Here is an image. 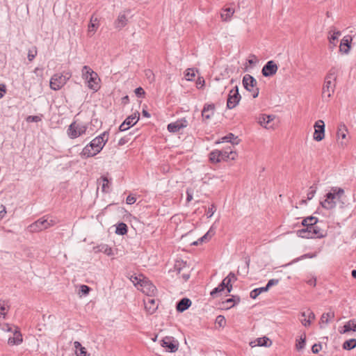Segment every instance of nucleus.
<instances>
[{
    "mask_svg": "<svg viewBox=\"0 0 356 356\" xmlns=\"http://www.w3.org/2000/svg\"><path fill=\"white\" fill-rule=\"evenodd\" d=\"M109 136L108 131H104L100 135L93 138L88 145H86L80 153V156L83 159L93 157L98 154L106 144Z\"/></svg>",
    "mask_w": 356,
    "mask_h": 356,
    "instance_id": "f257e3e1",
    "label": "nucleus"
},
{
    "mask_svg": "<svg viewBox=\"0 0 356 356\" xmlns=\"http://www.w3.org/2000/svg\"><path fill=\"white\" fill-rule=\"evenodd\" d=\"M298 236L305 238H323L326 236V232L319 226L308 225L296 232Z\"/></svg>",
    "mask_w": 356,
    "mask_h": 356,
    "instance_id": "f03ea898",
    "label": "nucleus"
},
{
    "mask_svg": "<svg viewBox=\"0 0 356 356\" xmlns=\"http://www.w3.org/2000/svg\"><path fill=\"white\" fill-rule=\"evenodd\" d=\"M336 79L335 70L334 68H332L325 78L322 90L323 97L329 99L332 95L336 86Z\"/></svg>",
    "mask_w": 356,
    "mask_h": 356,
    "instance_id": "7ed1b4c3",
    "label": "nucleus"
},
{
    "mask_svg": "<svg viewBox=\"0 0 356 356\" xmlns=\"http://www.w3.org/2000/svg\"><path fill=\"white\" fill-rule=\"evenodd\" d=\"M343 193L344 190L343 188L332 187L331 192L325 195L324 201L321 202L322 207L327 210L334 209L336 207L335 198L338 197L339 199Z\"/></svg>",
    "mask_w": 356,
    "mask_h": 356,
    "instance_id": "20e7f679",
    "label": "nucleus"
},
{
    "mask_svg": "<svg viewBox=\"0 0 356 356\" xmlns=\"http://www.w3.org/2000/svg\"><path fill=\"white\" fill-rule=\"evenodd\" d=\"M257 80L250 74H246L243 77V85L245 90L252 92L253 98L258 97L259 90L257 87Z\"/></svg>",
    "mask_w": 356,
    "mask_h": 356,
    "instance_id": "39448f33",
    "label": "nucleus"
},
{
    "mask_svg": "<svg viewBox=\"0 0 356 356\" xmlns=\"http://www.w3.org/2000/svg\"><path fill=\"white\" fill-rule=\"evenodd\" d=\"M87 129L88 126L86 124L77 123L76 121H74L70 124L67 130V136L72 139L76 138L85 134Z\"/></svg>",
    "mask_w": 356,
    "mask_h": 356,
    "instance_id": "423d86ee",
    "label": "nucleus"
},
{
    "mask_svg": "<svg viewBox=\"0 0 356 356\" xmlns=\"http://www.w3.org/2000/svg\"><path fill=\"white\" fill-rule=\"evenodd\" d=\"M241 97L238 92V86H235L229 91L227 101V107L229 109H232L238 104Z\"/></svg>",
    "mask_w": 356,
    "mask_h": 356,
    "instance_id": "0eeeda50",
    "label": "nucleus"
},
{
    "mask_svg": "<svg viewBox=\"0 0 356 356\" xmlns=\"http://www.w3.org/2000/svg\"><path fill=\"white\" fill-rule=\"evenodd\" d=\"M48 229L47 218L43 216L35 221L28 227L30 232H39Z\"/></svg>",
    "mask_w": 356,
    "mask_h": 356,
    "instance_id": "6e6552de",
    "label": "nucleus"
},
{
    "mask_svg": "<svg viewBox=\"0 0 356 356\" xmlns=\"http://www.w3.org/2000/svg\"><path fill=\"white\" fill-rule=\"evenodd\" d=\"M314 140L321 141L325 137V123L323 120H318L314 124Z\"/></svg>",
    "mask_w": 356,
    "mask_h": 356,
    "instance_id": "1a4fd4ad",
    "label": "nucleus"
},
{
    "mask_svg": "<svg viewBox=\"0 0 356 356\" xmlns=\"http://www.w3.org/2000/svg\"><path fill=\"white\" fill-rule=\"evenodd\" d=\"M161 345L169 350L170 353L176 352L179 346L178 342L172 337H164L161 341Z\"/></svg>",
    "mask_w": 356,
    "mask_h": 356,
    "instance_id": "9d476101",
    "label": "nucleus"
},
{
    "mask_svg": "<svg viewBox=\"0 0 356 356\" xmlns=\"http://www.w3.org/2000/svg\"><path fill=\"white\" fill-rule=\"evenodd\" d=\"M278 67L273 60L268 61L261 70V73L264 76L269 77L276 74Z\"/></svg>",
    "mask_w": 356,
    "mask_h": 356,
    "instance_id": "9b49d317",
    "label": "nucleus"
},
{
    "mask_svg": "<svg viewBox=\"0 0 356 356\" xmlns=\"http://www.w3.org/2000/svg\"><path fill=\"white\" fill-rule=\"evenodd\" d=\"M188 126V121L186 118H183L180 120H177L175 122H172L168 124L167 129L169 132L177 133L180 129L185 128Z\"/></svg>",
    "mask_w": 356,
    "mask_h": 356,
    "instance_id": "f8f14e48",
    "label": "nucleus"
},
{
    "mask_svg": "<svg viewBox=\"0 0 356 356\" xmlns=\"http://www.w3.org/2000/svg\"><path fill=\"white\" fill-rule=\"evenodd\" d=\"M140 286L141 291L149 297L154 296L157 291L156 286L148 280L142 281Z\"/></svg>",
    "mask_w": 356,
    "mask_h": 356,
    "instance_id": "ddd939ff",
    "label": "nucleus"
},
{
    "mask_svg": "<svg viewBox=\"0 0 356 356\" xmlns=\"http://www.w3.org/2000/svg\"><path fill=\"white\" fill-rule=\"evenodd\" d=\"M65 84L64 79L60 74H55L50 80V88L54 90H60Z\"/></svg>",
    "mask_w": 356,
    "mask_h": 356,
    "instance_id": "4468645a",
    "label": "nucleus"
},
{
    "mask_svg": "<svg viewBox=\"0 0 356 356\" xmlns=\"http://www.w3.org/2000/svg\"><path fill=\"white\" fill-rule=\"evenodd\" d=\"M352 36L350 35H345L341 40L339 45V51L343 54H348L350 49V43L352 42Z\"/></svg>",
    "mask_w": 356,
    "mask_h": 356,
    "instance_id": "2eb2a0df",
    "label": "nucleus"
},
{
    "mask_svg": "<svg viewBox=\"0 0 356 356\" xmlns=\"http://www.w3.org/2000/svg\"><path fill=\"white\" fill-rule=\"evenodd\" d=\"M216 106L213 104H205L202 111V117L204 120H210L214 115Z\"/></svg>",
    "mask_w": 356,
    "mask_h": 356,
    "instance_id": "dca6fc26",
    "label": "nucleus"
},
{
    "mask_svg": "<svg viewBox=\"0 0 356 356\" xmlns=\"http://www.w3.org/2000/svg\"><path fill=\"white\" fill-rule=\"evenodd\" d=\"M88 87L93 90L95 91H97L99 88V85L98 81L99 79L98 78V75L96 72H92V74H90V76L88 79Z\"/></svg>",
    "mask_w": 356,
    "mask_h": 356,
    "instance_id": "f3484780",
    "label": "nucleus"
},
{
    "mask_svg": "<svg viewBox=\"0 0 356 356\" xmlns=\"http://www.w3.org/2000/svg\"><path fill=\"white\" fill-rule=\"evenodd\" d=\"M144 305L146 311L149 314H152L158 308V305L156 303V300L151 298V296L144 300Z\"/></svg>",
    "mask_w": 356,
    "mask_h": 356,
    "instance_id": "a211bd4d",
    "label": "nucleus"
},
{
    "mask_svg": "<svg viewBox=\"0 0 356 356\" xmlns=\"http://www.w3.org/2000/svg\"><path fill=\"white\" fill-rule=\"evenodd\" d=\"M13 337H9L8 343L10 346L19 345L23 341L22 334L18 327H16L13 332Z\"/></svg>",
    "mask_w": 356,
    "mask_h": 356,
    "instance_id": "6ab92c4d",
    "label": "nucleus"
},
{
    "mask_svg": "<svg viewBox=\"0 0 356 356\" xmlns=\"http://www.w3.org/2000/svg\"><path fill=\"white\" fill-rule=\"evenodd\" d=\"M192 304L191 300L188 298H183L177 302L176 309L178 312H184L188 309Z\"/></svg>",
    "mask_w": 356,
    "mask_h": 356,
    "instance_id": "aec40b11",
    "label": "nucleus"
},
{
    "mask_svg": "<svg viewBox=\"0 0 356 356\" xmlns=\"http://www.w3.org/2000/svg\"><path fill=\"white\" fill-rule=\"evenodd\" d=\"M272 344V341L270 340L269 338L266 337H259L255 339L253 341H251L250 343V346L251 347L254 346H264V347H269Z\"/></svg>",
    "mask_w": 356,
    "mask_h": 356,
    "instance_id": "412c9836",
    "label": "nucleus"
},
{
    "mask_svg": "<svg viewBox=\"0 0 356 356\" xmlns=\"http://www.w3.org/2000/svg\"><path fill=\"white\" fill-rule=\"evenodd\" d=\"M221 154H220V161H227L228 160H234L237 156V154L236 152H234L232 149H231V147H229V149L220 150Z\"/></svg>",
    "mask_w": 356,
    "mask_h": 356,
    "instance_id": "4be33fe9",
    "label": "nucleus"
},
{
    "mask_svg": "<svg viewBox=\"0 0 356 356\" xmlns=\"http://www.w3.org/2000/svg\"><path fill=\"white\" fill-rule=\"evenodd\" d=\"M241 140L238 136H235L232 133H229L227 135L222 137L217 143H230L232 145H238L240 143Z\"/></svg>",
    "mask_w": 356,
    "mask_h": 356,
    "instance_id": "5701e85b",
    "label": "nucleus"
},
{
    "mask_svg": "<svg viewBox=\"0 0 356 356\" xmlns=\"http://www.w3.org/2000/svg\"><path fill=\"white\" fill-rule=\"evenodd\" d=\"M188 266L186 261L182 260H177L174 264L172 271L175 272L177 275H180L184 270L188 269Z\"/></svg>",
    "mask_w": 356,
    "mask_h": 356,
    "instance_id": "b1692460",
    "label": "nucleus"
},
{
    "mask_svg": "<svg viewBox=\"0 0 356 356\" xmlns=\"http://www.w3.org/2000/svg\"><path fill=\"white\" fill-rule=\"evenodd\" d=\"M229 282H230L229 279L227 280H222L220 284L218 285L216 288H214L210 293L211 296L213 298H215L217 294L223 291L225 289V287L228 284Z\"/></svg>",
    "mask_w": 356,
    "mask_h": 356,
    "instance_id": "393cba45",
    "label": "nucleus"
},
{
    "mask_svg": "<svg viewBox=\"0 0 356 356\" xmlns=\"http://www.w3.org/2000/svg\"><path fill=\"white\" fill-rule=\"evenodd\" d=\"M350 331L356 332V321L354 319L348 321L343 326L342 330H339V332L341 334H345Z\"/></svg>",
    "mask_w": 356,
    "mask_h": 356,
    "instance_id": "a878e982",
    "label": "nucleus"
},
{
    "mask_svg": "<svg viewBox=\"0 0 356 356\" xmlns=\"http://www.w3.org/2000/svg\"><path fill=\"white\" fill-rule=\"evenodd\" d=\"M128 19L126 15L123 13L119 14L117 19L115 22V27L121 29L124 27L127 24Z\"/></svg>",
    "mask_w": 356,
    "mask_h": 356,
    "instance_id": "bb28decb",
    "label": "nucleus"
},
{
    "mask_svg": "<svg viewBox=\"0 0 356 356\" xmlns=\"http://www.w3.org/2000/svg\"><path fill=\"white\" fill-rule=\"evenodd\" d=\"M140 114L138 111L134 113V114L129 115L124 120V124L129 125V128L133 127L134 124L137 123L139 120Z\"/></svg>",
    "mask_w": 356,
    "mask_h": 356,
    "instance_id": "cd10ccee",
    "label": "nucleus"
},
{
    "mask_svg": "<svg viewBox=\"0 0 356 356\" xmlns=\"http://www.w3.org/2000/svg\"><path fill=\"white\" fill-rule=\"evenodd\" d=\"M234 13V9L232 8H222L220 17L222 21L228 22L230 21L233 14Z\"/></svg>",
    "mask_w": 356,
    "mask_h": 356,
    "instance_id": "c85d7f7f",
    "label": "nucleus"
},
{
    "mask_svg": "<svg viewBox=\"0 0 356 356\" xmlns=\"http://www.w3.org/2000/svg\"><path fill=\"white\" fill-rule=\"evenodd\" d=\"M274 119V115L261 114L259 117V123L261 126L266 127L267 124H268Z\"/></svg>",
    "mask_w": 356,
    "mask_h": 356,
    "instance_id": "c756f323",
    "label": "nucleus"
},
{
    "mask_svg": "<svg viewBox=\"0 0 356 356\" xmlns=\"http://www.w3.org/2000/svg\"><path fill=\"white\" fill-rule=\"evenodd\" d=\"M341 31H332L331 30L330 32H329V36H328V39H329V42L330 44H332V47H331L330 48H333L336 46V43L335 42L337 41L338 40V37L339 35H341Z\"/></svg>",
    "mask_w": 356,
    "mask_h": 356,
    "instance_id": "7c9ffc66",
    "label": "nucleus"
},
{
    "mask_svg": "<svg viewBox=\"0 0 356 356\" xmlns=\"http://www.w3.org/2000/svg\"><path fill=\"white\" fill-rule=\"evenodd\" d=\"M306 314L307 315V318H301L300 319L302 324L305 327L310 325L311 321L315 318L314 313L309 309H307L306 310Z\"/></svg>",
    "mask_w": 356,
    "mask_h": 356,
    "instance_id": "2f4dec72",
    "label": "nucleus"
},
{
    "mask_svg": "<svg viewBox=\"0 0 356 356\" xmlns=\"http://www.w3.org/2000/svg\"><path fill=\"white\" fill-rule=\"evenodd\" d=\"M128 232V227L124 222H119L116 225L115 234L123 236Z\"/></svg>",
    "mask_w": 356,
    "mask_h": 356,
    "instance_id": "473e14b6",
    "label": "nucleus"
},
{
    "mask_svg": "<svg viewBox=\"0 0 356 356\" xmlns=\"http://www.w3.org/2000/svg\"><path fill=\"white\" fill-rule=\"evenodd\" d=\"M74 348H76V356H86L87 352L85 347H83L80 342L75 341L74 343Z\"/></svg>",
    "mask_w": 356,
    "mask_h": 356,
    "instance_id": "72a5a7b5",
    "label": "nucleus"
},
{
    "mask_svg": "<svg viewBox=\"0 0 356 356\" xmlns=\"http://www.w3.org/2000/svg\"><path fill=\"white\" fill-rule=\"evenodd\" d=\"M221 154L220 150L215 149L210 152L209 154V160L211 163H219L220 162V156Z\"/></svg>",
    "mask_w": 356,
    "mask_h": 356,
    "instance_id": "f704fd0d",
    "label": "nucleus"
},
{
    "mask_svg": "<svg viewBox=\"0 0 356 356\" xmlns=\"http://www.w3.org/2000/svg\"><path fill=\"white\" fill-rule=\"evenodd\" d=\"M342 347L344 350H350L356 347V339H350L343 342Z\"/></svg>",
    "mask_w": 356,
    "mask_h": 356,
    "instance_id": "c9c22d12",
    "label": "nucleus"
},
{
    "mask_svg": "<svg viewBox=\"0 0 356 356\" xmlns=\"http://www.w3.org/2000/svg\"><path fill=\"white\" fill-rule=\"evenodd\" d=\"M334 312L332 311L323 313L321 317V323L327 324L331 319L334 318Z\"/></svg>",
    "mask_w": 356,
    "mask_h": 356,
    "instance_id": "e433bc0d",
    "label": "nucleus"
},
{
    "mask_svg": "<svg viewBox=\"0 0 356 356\" xmlns=\"http://www.w3.org/2000/svg\"><path fill=\"white\" fill-rule=\"evenodd\" d=\"M268 291V290L266 289V286L257 288V289H253L250 292V296L252 299H256L261 293L266 292Z\"/></svg>",
    "mask_w": 356,
    "mask_h": 356,
    "instance_id": "4c0bfd02",
    "label": "nucleus"
},
{
    "mask_svg": "<svg viewBox=\"0 0 356 356\" xmlns=\"http://www.w3.org/2000/svg\"><path fill=\"white\" fill-rule=\"evenodd\" d=\"M347 132H348V129L344 124H341L338 127V130H337L338 138H341L342 139L346 138Z\"/></svg>",
    "mask_w": 356,
    "mask_h": 356,
    "instance_id": "58836bf2",
    "label": "nucleus"
},
{
    "mask_svg": "<svg viewBox=\"0 0 356 356\" xmlns=\"http://www.w3.org/2000/svg\"><path fill=\"white\" fill-rule=\"evenodd\" d=\"M214 234L215 231L213 229V227H211L209 229V230L198 240L200 241V243L208 241Z\"/></svg>",
    "mask_w": 356,
    "mask_h": 356,
    "instance_id": "ea45409f",
    "label": "nucleus"
},
{
    "mask_svg": "<svg viewBox=\"0 0 356 356\" xmlns=\"http://www.w3.org/2000/svg\"><path fill=\"white\" fill-rule=\"evenodd\" d=\"M241 299L239 296H233L232 298L227 299L225 302H223V303L227 305L232 303L230 306L227 307V308H231L234 307L236 304L239 303Z\"/></svg>",
    "mask_w": 356,
    "mask_h": 356,
    "instance_id": "a19ab883",
    "label": "nucleus"
},
{
    "mask_svg": "<svg viewBox=\"0 0 356 356\" xmlns=\"http://www.w3.org/2000/svg\"><path fill=\"white\" fill-rule=\"evenodd\" d=\"M101 179L102 181V191L104 193H108L110 188V181L106 177H102Z\"/></svg>",
    "mask_w": 356,
    "mask_h": 356,
    "instance_id": "79ce46f5",
    "label": "nucleus"
},
{
    "mask_svg": "<svg viewBox=\"0 0 356 356\" xmlns=\"http://www.w3.org/2000/svg\"><path fill=\"white\" fill-rule=\"evenodd\" d=\"M9 306L8 305V302L6 300H0V317L3 316V318L6 316V310H8Z\"/></svg>",
    "mask_w": 356,
    "mask_h": 356,
    "instance_id": "37998d69",
    "label": "nucleus"
},
{
    "mask_svg": "<svg viewBox=\"0 0 356 356\" xmlns=\"http://www.w3.org/2000/svg\"><path fill=\"white\" fill-rule=\"evenodd\" d=\"M92 72H95L93 70H92V69L87 66V65H85L83 67V69H82V76L83 77V79H88L90 76V74H92Z\"/></svg>",
    "mask_w": 356,
    "mask_h": 356,
    "instance_id": "c03bdc74",
    "label": "nucleus"
},
{
    "mask_svg": "<svg viewBox=\"0 0 356 356\" xmlns=\"http://www.w3.org/2000/svg\"><path fill=\"white\" fill-rule=\"evenodd\" d=\"M306 344V337L305 335L301 336L300 341L296 343V346L297 350H302L305 348Z\"/></svg>",
    "mask_w": 356,
    "mask_h": 356,
    "instance_id": "a18cd8bd",
    "label": "nucleus"
},
{
    "mask_svg": "<svg viewBox=\"0 0 356 356\" xmlns=\"http://www.w3.org/2000/svg\"><path fill=\"white\" fill-rule=\"evenodd\" d=\"M37 48L33 47V49H29L28 52V59L29 61H32L37 56Z\"/></svg>",
    "mask_w": 356,
    "mask_h": 356,
    "instance_id": "49530a36",
    "label": "nucleus"
},
{
    "mask_svg": "<svg viewBox=\"0 0 356 356\" xmlns=\"http://www.w3.org/2000/svg\"><path fill=\"white\" fill-rule=\"evenodd\" d=\"M129 280L133 282L134 286H140L142 281L145 280V279L141 280L136 275H131V277H129Z\"/></svg>",
    "mask_w": 356,
    "mask_h": 356,
    "instance_id": "de8ad7c7",
    "label": "nucleus"
},
{
    "mask_svg": "<svg viewBox=\"0 0 356 356\" xmlns=\"http://www.w3.org/2000/svg\"><path fill=\"white\" fill-rule=\"evenodd\" d=\"M316 189H317V187L316 186L315 184L310 186L309 191L307 193V200H310L314 197V196L316 192Z\"/></svg>",
    "mask_w": 356,
    "mask_h": 356,
    "instance_id": "09e8293b",
    "label": "nucleus"
},
{
    "mask_svg": "<svg viewBox=\"0 0 356 356\" xmlns=\"http://www.w3.org/2000/svg\"><path fill=\"white\" fill-rule=\"evenodd\" d=\"M195 76V74L193 69H188L185 74L186 80L191 81Z\"/></svg>",
    "mask_w": 356,
    "mask_h": 356,
    "instance_id": "8fccbe9b",
    "label": "nucleus"
},
{
    "mask_svg": "<svg viewBox=\"0 0 356 356\" xmlns=\"http://www.w3.org/2000/svg\"><path fill=\"white\" fill-rule=\"evenodd\" d=\"M91 289L87 285H81L79 289V293H81L82 295H88L89 292L90 291Z\"/></svg>",
    "mask_w": 356,
    "mask_h": 356,
    "instance_id": "3c124183",
    "label": "nucleus"
},
{
    "mask_svg": "<svg viewBox=\"0 0 356 356\" xmlns=\"http://www.w3.org/2000/svg\"><path fill=\"white\" fill-rule=\"evenodd\" d=\"M307 220H308V222H309V225H311V226H318L317 225L318 222V219L316 218V217H314V216H308L307 217Z\"/></svg>",
    "mask_w": 356,
    "mask_h": 356,
    "instance_id": "603ef678",
    "label": "nucleus"
},
{
    "mask_svg": "<svg viewBox=\"0 0 356 356\" xmlns=\"http://www.w3.org/2000/svg\"><path fill=\"white\" fill-rule=\"evenodd\" d=\"M216 322L220 326L224 327L226 324V320L225 317L222 315H219L217 316Z\"/></svg>",
    "mask_w": 356,
    "mask_h": 356,
    "instance_id": "864d4df0",
    "label": "nucleus"
},
{
    "mask_svg": "<svg viewBox=\"0 0 356 356\" xmlns=\"http://www.w3.org/2000/svg\"><path fill=\"white\" fill-rule=\"evenodd\" d=\"M179 275V277L182 278L184 282H186L190 278V272L188 269L182 271Z\"/></svg>",
    "mask_w": 356,
    "mask_h": 356,
    "instance_id": "5fc2aeb1",
    "label": "nucleus"
},
{
    "mask_svg": "<svg viewBox=\"0 0 356 356\" xmlns=\"http://www.w3.org/2000/svg\"><path fill=\"white\" fill-rule=\"evenodd\" d=\"M216 210V207L215 204H212L211 205V207L208 209V211H207V218H211L215 213Z\"/></svg>",
    "mask_w": 356,
    "mask_h": 356,
    "instance_id": "6e6d98bb",
    "label": "nucleus"
},
{
    "mask_svg": "<svg viewBox=\"0 0 356 356\" xmlns=\"http://www.w3.org/2000/svg\"><path fill=\"white\" fill-rule=\"evenodd\" d=\"M134 92L138 97H143L145 95L144 89L141 87L136 88Z\"/></svg>",
    "mask_w": 356,
    "mask_h": 356,
    "instance_id": "4d7b16f0",
    "label": "nucleus"
},
{
    "mask_svg": "<svg viewBox=\"0 0 356 356\" xmlns=\"http://www.w3.org/2000/svg\"><path fill=\"white\" fill-rule=\"evenodd\" d=\"M279 283V280L277 279H271L268 280L267 284L265 286L266 289H269L271 286L277 285Z\"/></svg>",
    "mask_w": 356,
    "mask_h": 356,
    "instance_id": "13d9d810",
    "label": "nucleus"
},
{
    "mask_svg": "<svg viewBox=\"0 0 356 356\" xmlns=\"http://www.w3.org/2000/svg\"><path fill=\"white\" fill-rule=\"evenodd\" d=\"M322 348V346L321 343H315L312 347V351L314 354L318 353Z\"/></svg>",
    "mask_w": 356,
    "mask_h": 356,
    "instance_id": "bf43d9fd",
    "label": "nucleus"
},
{
    "mask_svg": "<svg viewBox=\"0 0 356 356\" xmlns=\"http://www.w3.org/2000/svg\"><path fill=\"white\" fill-rule=\"evenodd\" d=\"M27 122H38L41 120V118L38 115H29L26 118Z\"/></svg>",
    "mask_w": 356,
    "mask_h": 356,
    "instance_id": "052dcab7",
    "label": "nucleus"
},
{
    "mask_svg": "<svg viewBox=\"0 0 356 356\" xmlns=\"http://www.w3.org/2000/svg\"><path fill=\"white\" fill-rule=\"evenodd\" d=\"M60 74L62 76V78L64 79V81L65 83L72 76V74L70 72H64L63 73Z\"/></svg>",
    "mask_w": 356,
    "mask_h": 356,
    "instance_id": "680f3d73",
    "label": "nucleus"
},
{
    "mask_svg": "<svg viewBox=\"0 0 356 356\" xmlns=\"http://www.w3.org/2000/svg\"><path fill=\"white\" fill-rule=\"evenodd\" d=\"M136 198L132 195H128L126 198V202L128 204H133L136 202Z\"/></svg>",
    "mask_w": 356,
    "mask_h": 356,
    "instance_id": "e2e57ef3",
    "label": "nucleus"
},
{
    "mask_svg": "<svg viewBox=\"0 0 356 356\" xmlns=\"http://www.w3.org/2000/svg\"><path fill=\"white\" fill-rule=\"evenodd\" d=\"M193 200V191L191 189L186 190V202H189Z\"/></svg>",
    "mask_w": 356,
    "mask_h": 356,
    "instance_id": "0e129e2a",
    "label": "nucleus"
},
{
    "mask_svg": "<svg viewBox=\"0 0 356 356\" xmlns=\"http://www.w3.org/2000/svg\"><path fill=\"white\" fill-rule=\"evenodd\" d=\"M6 92V86L5 84H0V99H1Z\"/></svg>",
    "mask_w": 356,
    "mask_h": 356,
    "instance_id": "69168bd1",
    "label": "nucleus"
},
{
    "mask_svg": "<svg viewBox=\"0 0 356 356\" xmlns=\"http://www.w3.org/2000/svg\"><path fill=\"white\" fill-rule=\"evenodd\" d=\"M227 279H229L230 280V282H232V280L233 281H236L237 280L235 274L232 272H230L228 275L224 278V280H227Z\"/></svg>",
    "mask_w": 356,
    "mask_h": 356,
    "instance_id": "338daca9",
    "label": "nucleus"
},
{
    "mask_svg": "<svg viewBox=\"0 0 356 356\" xmlns=\"http://www.w3.org/2000/svg\"><path fill=\"white\" fill-rule=\"evenodd\" d=\"M129 139L127 137H123L120 138L118 141V145L122 146L126 144L128 142Z\"/></svg>",
    "mask_w": 356,
    "mask_h": 356,
    "instance_id": "774afa93",
    "label": "nucleus"
}]
</instances>
